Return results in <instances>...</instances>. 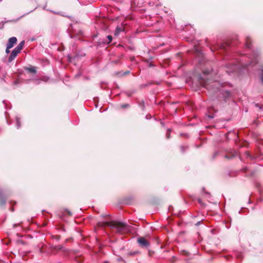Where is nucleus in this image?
I'll return each mask as SVG.
<instances>
[{
	"label": "nucleus",
	"instance_id": "nucleus-13",
	"mask_svg": "<svg viewBox=\"0 0 263 263\" xmlns=\"http://www.w3.org/2000/svg\"><path fill=\"white\" fill-rule=\"evenodd\" d=\"M261 80L263 82V70H262V76H261Z\"/></svg>",
	"mask_w": 263,
	"mask_h": 263
},
{
	"label": "nucleus",
	"instance_id": "nucleus-3",
	"mask_svg": "<svg viewBox=\"0 0 263 263\" xmlns=\"http://www.w3.org/2000/svg\"><path fill=\"white\" fill-rule=\"evenodd\" d=\"M17 41V39L15 37H12L9 39L8 42L7 43L8 48H11L14 44L16 43Z\"/></svg>",
	"mask_w": 263,
	"mask_h": 263
},
{
	"label": "nucleus",
	"instance_id": "nucleus-6",
	"mask_svg": "<svg viewBox=\"0 0 263 263\" xmlns=\"http://www.w3.org/2000/svg\"><path fill=\"white\" fill-rule=\"evenodd\" d=\"M26 69L28 71H29V72H32V73H35L36 72V69H35V68L34 67H28V68H27Z\"/></svg>",
	"mask_w": 263,
	"mask_h": 263
},
{
	"label": "nucleus",
	"instance_id": "nucleus-2",
	"mask_svg": "<svg viewBox=\"0 0 263 263\" xmlns=\"http://www.w3.org/2000/svg\"><path fill=\"white\" fill-rule=\"evenodd\" d=\"M138 242L142 247H147L149 246L148 242L143 237H140Z\"/></svg>",
	"mask_w": 263,
	"mask_h": 263
},
{
	"label": "nucleus",
	"instance_id": "nucleus-12",
	"mask_svg": "<svg viewBox=\"0 0 263 263\" xmlns=\"http://www.w3.org/2000/svg\"><path fill=\"white\" fill-rule=\"evenodd\" d=\"M43 81H47L48 80V78H44L43 79Z\"/></svg>",
	"mask_w": 263,
	"mask_h": 263
},
{
	"label": "nucleus",
	"instance_id": "nucleus-7",
	"mask_svg": "<svg viewBox=\"0 0 263 263\" xmlns=\"http://www.w3.org/2000/svg\"><path fill=\"white\" fill-rule=\"evenodd\" d=\"M246 45L248 48H250V39L249 38H247L246 39Z\"/></svg>",
	"mask_w": 263,
	"mask_h": 263
},
{
	"label": "nucleus",
	"instance_id": "nucleus-1",
	"mask_svg": "<svg viewBox=\"0 0 263 263\" xmlns=\"http://www.w3.org/2000/svg\"><path fill=\"white\" fill-rule=\"evenodd\" d=\"M104 225L108 226L111 228H115L119 233H123L128 230L126 224L119 222H106Z\"/></svg>",
	"mask_w": 263,
	"mask_h": 263
},
{
	"label": "nucleus",
	"instance_id": "nucleus-10",
	"mask_svg": "<svg viewBox=\"0 0 263 263\" xmlns=\"http://www.w3.org/2000/svg\"><path fill=\"white\" fill-rule=\"evenodd\" d=\"M107 38L109 40V43L110 42L112 41V36L111 35H108L107 36Z\"/></svg>",
	"mask_w": 263,
	"mask_h": 263
},
{
	"label": "nucleus",
	"instance_id": "nucleus-5",
	"mask_svg": "<svg viewBox=\"0 0 263 263\" xmlns=\"http://www.w3.org/2000/svg\"><path fill=\"white\" fill-rule=\"evenodd\" d=\"M24 44H25V42L24 41H22L15 48V49H16L17 50H18V51H21V50L22 49L24 45Z\"/></svg>",
	"mask_w": 263,
	"mask_h": 263
},
{
	"label": "nucleus",
	"instance_id": "nucleus-4",
	"mask_svg": "<svg viewBox=\"0 0 263 263\" xmlns=\"http://www.w3.org/2000/svg\"><path fill=\"white\" fill-rule=\"evenodd\" d=\"M20 52V51H18V50H17L16 49L14 48L13 50V51H12V52L9 58V59H8L9 62H12L15 59V58L16 57L17 54Z\"/></svg>",
	"mask_w": 263,
	"mask_h": 263
},
{
	"label": "nucleus",
	"instance_id": "nucleus-8",
	"mask_svg": "<svg viewBox=\"0 0 263 263\" xmlns=\"http://www.w3.org/2000/svg\"><path fill=\"white\" fill-rule=\"evenodd\" d=\"M120 31H121V29H119V28H117V30H116V32H115V35H118V34H119V33H120Z\"/></svg>",
	"mask_w": 263,
	"mask_h": 263
},
{
	"label": "nucleus",
	"instance_id": "nucleus-9",
	"mask_svg": "<svg viewBox=\"0 0 263 263\" xmlns=\"http://www.w3.org/2000/svg\"><path fill=\"white\" fill-rule=\"evenodd\" d=\"M16 122H17V128H18L20 127V121L18 119H16Z\"/></svg>",
	"mask_w": 263,
	"mask_h": 263
},
{
	"label": "nucleus",
	"instance_id": "nucleus-11",
	"mask_svg": "<svg viewBox=\"0 0 263 263\" xmlns=\"http://www.w3.org/2000/svg\"><path fill=\"white\" fill-rule=\"evenodd\" d=\"M10 49V48H8V46H7V48H6V52L7 53H9V52H10L9 49Z\"/></svg>",
	"mask_w": 263,
	"mask_h": 263
},
{
	"label": "nucleus",
	"instance_id": "nucleus-14",
	"mask_svg": "<svg viewBox=\"0 0 263 263\" xmlns=\"http://www.w3.org/2000/svg\"><path fill=\"white\" fill-rule=\"evenodd\" d=\"M127 106V105H125L123 106V107H125V106Z\"/></svg>",
	"mask_w": 263,
	"mask_h": 263
}]
</instances>
